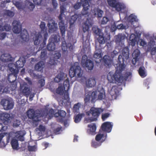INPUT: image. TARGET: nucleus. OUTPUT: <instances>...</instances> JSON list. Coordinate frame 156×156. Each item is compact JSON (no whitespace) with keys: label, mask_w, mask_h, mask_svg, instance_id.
Listing matches in <instances>:
<instances>
[{"label":"nucleus","mask_w":156,"mask_h":156,"mask_svg":"<svg viewBox=\"0 0 156 156\" xmlns=\"http://www.w3.org/2000/svg\"><path fill=\"white\" fill-rule=\"evenodd\" d=\"M125 68V64L118 63L116 69L115 73L112 72L108 74L107 78L111 83H122L123 77L122 75V72Z\"/></svg>","instance_id":"1"},{"label":"nucleus","mask_w":156,"mask_h":156,"mask_svg":"<svg viewBox=\"0 0 156 156\" xmlns=\"http://www.w3.org/2000/svg\"><path fill=\"white\" fill-rule=\"evenodd\" d=\"M13 25L12 30L15 34H19L20 32V36L22 39L25 41L29 40V34L27 30L24 29L22 30V25L19 21L14 20L12 23Z\"/></svg>","instance_id":"2"},{"label":"nucleus","mask_w":156,"mask_h":156,"mask_svg":"<svg viewBox=\"0 0 156 156\" xmlns=\"http://www.w3.org/2000/svg\"><path fill=\"white\" fill-rule=\"evenodd\" d=\"M25 134L24 132L21 130L17 131L15 133V137L17 140L13 138L12 139L11 142V144L13 149H18L19 147L18 140L21 141H23L24 140V136Z\"/></svg>","instance_id":"3"},{"label":"nucleus","mask_w":156,"mask_h":156,"mask_svg":"<svg viewBox=\"0 0 156 156\" xmlns=\"http://www.w3.org/2000/svg\"><path fill=\"white\" fill-rule=\"evenodd\" d=\"M85 97L84 99V103L87 105L88 103L91 102L94 103L96 101L97 98V94L95 91L92 92L91 91L85 90Z\"/></svg>","instance_id":"4"},{"label":"nucleus","mask_w":156,"mask_h":156,"mask_svg":"<svg viewBox=\"0 0 156 156\" xmlns=\"http://www.w3.org/2000/svg\"><path fill=\"white\" fill-rule=\"evenodd\" d=\"M17 75H13V74H9L8 76V80L10 83L9 85V87H5L3 90L4 92H7L12 91L16 89L17 84L16 82V80Z\"/></svg>","instance_id":"5"},{"label":"nucleus","mask_w":156,"mask_h":156,"mask_svg":"<svg viewBox=\"0 0 156 156\" xmlns=\"http://www.w3.org/2000/svg\"><path fill=\"white\" fill-rule=\"evenodd\" d=\"M103 111V109L101 108L92 107L89 111L86 112V115L87 116H90L91 114L92 115L91 118V121H95L97 120L101 113Z\"/></svg>","instance_id":"6"},{"label":"nucleus","mask_w":156,"mask_h":156,"mask_svg":"<svg viewBox=\"0 0 156 156\" xmlns=\"http://www.w3.org/2000/svg\"><path fill=\"white\" fill-rule=\"evenodd\" d=\"M14 5L18 9H29L32 11L35 7V5L32 2L28 0H26L24 5H23L22 3L19 2H16L14 3Z\"/></svg>","instance_id":"7"},{"label":"nucleus","mask_w":156,"mask_h":156,"mask_svg":"<svg viewBox=\"0 0 156 156\" xmlns=\"http://www.w3.org/2000/svg\"><path fill=\"white\" fill-rule=\"evenodd\" d=\"M81 69L80 67L74 64L71 67L69 72V74L71 78L74 76L77 77H80L82 73L81 72Z\"/></svg>","instance_id":"8"},{"label":"nucleus","mask_w":156,"mask_h":156,"mask_svg":"<svg viewBox=\"0 0 156 156\" xmlns=\"http://www.w3.org/2000/svg\"><path fill=\"white\" fill-rule=\"evenodd\" d=\"M1 105L3 106L5 110H10L13 108L14 106V102L11 98L2 99L0 102Z\"/></svg>","instance_id":"9"},{"label":"nucleus","mask_w":156,"mask_h":156,"mask_svg":"<svg viewBox=\"0 0 156 156\" xmlns=\"http://www.w3.org/2000/svg\"><path fill=\"white\" fill-rule=\"evenodd\" d=\"M81 64L83 67L87 68L89 70H92L94 67V63L92 61L88 59L86 55H84L82 57Z\"/></svg>","instance_id":"10"},{"label":"nucleus","mask_w":156,"mask_h":156,"mask_svg":"<svg viewBox=\"0 0 156 156\" xmlns=\"http://www.w3.org/2000/svg\"><path fill=\"white\" fill-rule=\"evenodd\" d=\"M11 136L10 133H0V146L1 147H4L9 141Z\"/></svg>","instance_id":"11"},{"label":"nucleus","mask_w":156,"mask_h":156,"mask_svg":"<svg viewBox=\"0 0 156 156\" xmlns=\"http://www.w3.org/2000/svg\"><path fill=\"white\" fill-rule=\"evenodd\" d=\"M27 114L28 117L35 122H38L40 120L39 118L41 116L40 113L37 112L33 109L29 110L27 111Z\"/></svg>","instance_id":"12"},{"label":"nucleus","mask_w":156,"mask_h":156,"mask_svg":"<svg viewBox=\"0 0 156 156\" xmlns=\"http://www.w3.org/2000/svg\"><path fill=\"white\" fill-rule=\"evenodd\" d=\"M63 15V14L60 13L58 17V19L60 20V22L58 23V26L59 29L60 30L62 37L64 40L66 28L64 21L62 20V16Z\"/></svg>","instance_id":"13"},{"label":"nucleus","mask_w":156,"mask_h":156,"mask_svg":"<svg viewBox=\"0 0 156 156\" xmlns=\"http://www.w3.org/2000/svg\"><path fill=\"white\" fill-rule=\"evenodd\" d=\"M92 25V20L90 19H87L86 21L82 24L83 30L84 33L86 32L87 35H88L89 28Z\"/></svg>","instance_id":"14"},{"label":"nucleus","mask_w":156,"mask_h":156,"mask_svg":"<svg viewBox=\"0 0 156 156\" xmlns=\"http://www.w3.org/2000/svg\"><path fill=\"white\" fill-rule=\"evenodd\" d=\"M61 56V55L59 52H58L54 54L51 57H50L49 61V64L51 65H57L58 60Z\"/></svg>","instance_id":"15"},{"label":"nucleus","mask_w":156,"mask_h":156,"mask_svg":"<svg viewBox=\"0 0 156 156\" xmlns=\"http://www.w3.org/2000/svg\"><path fill=\"white\" fill-rule=\"evenodd\" d=\"M10 114L7 113H2L0 115V119L5 125H7L10 122Z\"/></svg>","instance_id":"16"},{"label":"nucleus","mask_w":156,"mask_h":156,"mask_svg":"<svg viewBox=\"0 0 156 156\" xmlns=\"http://www.w3.org/2000/svg\"><path fill=\"white\" fill-rule=\"evenodd\" d=\"M82 3L83 8L81 11V13L83 16L88 15L89 5V0H81Z\"/></svg>","instance_id":"17"},{"label":"nucleus","mask_w":156,"mask_h":156,"mask_svg":"<svg viewBox=\"0 0 156 156\" xmlns=\"http://www.w3.org/2000/svg\"><path fill=\"white\" fill-rule=\"evenodd\" d=\"M47 26L49 28V31L50 33H54L58 29L57 24L55 23L54 20L51 19L49 20Z\"/></svg>","instance_id":"18"},{"label":"nucleus","mask_w":156,"mask_h":156,"mask_svg":"<svg viewBox=\"0 0 156 156\" xmlns=\"http://www.w3.org/2000/svg\"><path fill=\"white\" fill-rule=\"evenodd\" d=\"M73 45L71 43L67 44L66 41L64 40L62 41L61 44V49L63 52H66L67 49H69L70 51H73Z\"/></svg>","instance_id":"19"},{"label":"nucleus","mask_w":156,"mask_h":156,"mask_svg":"<svg viewBox=\"0 0 156 156\" xmlns=\"http://www.w3.org/2000/svg\"><path fill=\"white\" fill-rule=\"evenodd\" d=\"M112 126L113 125L111 122H107L102 124L101 126V129L104 131L110 133L112 129Z\"/></svg>","instance_id":"20"},{"label":"nucleus","mask_w":156,"mask_h":156,"mask_svg":"<svg viewBox=\"0 0 156 156\" xmlns=\"http://www.w3.org/2000/svg\"><path fill=\"white\" fill-rule=\"evenodd\" d=\"M55 112L54 110L51 108L48 112V110H45L44 111V114L43 116L47 119V121L51 119L53 116L55 117Z\"/></svg>","instance_id":"21"},{"label":"nucleus","mask_w":156,"mask_h":156,"mask_svg":"<svg viewBox=\"0 0 156 156\" xmlns=\"http://www.w3.org/2000/svg\"><path fill=\"white\" fill-rule=\"evenodd\" d=\"M0 60L3 62H12L13 58L10 54L8 53H5L1 55Z\"/></svg>","instance_id":"22"},{"label":"nucleus","mask_w":156,"mask_h":156,"mask_svg":"<svg viewBox=\"0 0 156 156\" xmlns=\"http://www.w3.org/2000/svg\"><path fill=\"white\" fill-rule=\"evenodd\" d=\"M20 90V93L27 97L29 96L31 93L30 88L27 86L21 85Z\"/></svg>","instance_id":"23"},{"label":"nucleus","mask_w":156,"mask_h":156,"mask_svg":"<svg viewBox=\"0 0 156 156\" xmlns=\"http://www.w3.org/2000/svg\"><path fill=\"white\" fill-rule=\"evenodd\" d=\"M89 129L87 130L88 133L91 135H94L96 134V126L95 123H92L89 124L87 126Z\"/></svg>","instance_id":"24"},{"label":"nucleus","mask_w":156,"mask_h":156,"mask_svg":"<svg viewBox=\"0 0 156 156\" xmlns=\"http://www.w3.org/2000/svg\"><path fill=\"white\" fill-rule=\"evenodd\" d=\"M107 136V134H105L103 133H101L99 132L96 136L95 139L96 141L102 143L105 140Z\"/></svg>","instance_id":"25"},{"label":"nucleus","mask_w":156,"mask_h":156,"mask_svg":"<svg viewBox=\"0 0 156 156\" xmlns=\"http://www.w3.org/2000/svg\"><path fill=\"white\" fill-rule=\"evenodd\" d=\"M101 53V50L100 49H98L96 52L94 53L93 55V58L96 63L100 62L102 59Z\"/></svg>","instance_id":"26"},{"label":"nucleus","mask_w":156,"mask_h":156,"mask_svg":"<svg viewBox=\"0 0 156 156\" xmlns=\"http://www.w3.org/2000/svg\"><path fill=\"white\" fill-rule=\"evenodd\" d=\"M34 43L35 45H38L40 44L41 41L42 40V36L40 32L36 34L35 37L33 38Z\"/></svg>","instance_id":"27"},{"label":"nucleus","mask_w":156,"mask_h":156,"mask_svg":"<svg viewBox=\"0 0 156 156\" xmlns=\"http://www.w3.org/2000/svg\"><path fill=\"white\" fill-rule=\"evenodd\" d=\"M66 115V113L65 111L62 110H58L57 112L55 113V117H60L61 119H60L59 121L62 122L63 119L65 117Z\"/></svg>","instance_id":"28"},{"label":"nucleus","mask_w":156,"mask_h":156,"mask_svg":"<svg viewBox=\"0 0 156 156\" xmlns=\"http://www.w3.org/2000/svg\"><path fill=\"white\" fill-rule=\"evenodd\" d=\"M123 45L121 46L122 48H119V49L121 50L122 49V54L123 56L125 58V59H127L129 58V48L128 47H123Z\"/></svg>","instance_id":"29"},{"label":"nucleus","mask_w":156,"mask_h":156,"mask_svg":"<svg viewBox=\"0 0 156 156\" xmlns=\"http://www.w3.org/2000/svg\"><path fill=\"white\" fill-rule=\"evenodd\" d=\"M103 33L100 34L98 36V42L100 44H104L105 41H106L107 40H109L110 38V36L109 35H107V37L105 38V37L103 36Z\"/></svg>","instance_id":"30"},{"label":"nucleus","mask_w":156,"mask_h":156,"mask_svg":"<svg viewBox=\"0 0 156 156\" xmlns=\"http://www.w3.org/2000/svg\"><path fill=\"white\" fill-rule=\"evenodd\" d=\"M25 62L26 61L25 59H23L20 58L15 63V66L16 68L17 69L23 68Z\"/></svg>","instance_id":"31"},{"label":"nucleus","mask_w":156,"mask_h":156,"mask_svg":"<svg viewBox=\"0 0 156 156\" xmlns=\"http://www.w3.org/2000/svg\"><path fill=\"white\" fill-rule=\"evenodd\" d=\"M60 36L58 34H53L51 36L49 41L55 44L57 43L60 41Z\"/></svg>","instance_id":"32"},{"label":"nucleus","mask_w":156,"mask_h":156,"mask_svg":"<svg viewBox=\"0 0 156 156\" xmlns=\"http://www.w3.org/2000/svg\"><path fill=\"white\" fill-rule=\"evenodd\" d=\"M125 8V6L123 4L117 2L113 8L115 9L116 11L119 12L124 10Z\"/></svg>","instance_id":"33"},{"label":"nucleus","mask_w":156,"mask_h":156,"mask_svg":"<svg viewBox=\"0 0 156 156\" xmlns=\"http://www.w3.org/2000/svg\"><path fill=\"white\" fill-rule=\"evenodd\" d=\"M44 34V39L42 43L41 44L38 51L42 50L45 47L46 45V41L47 38L48 36V34L47 31L43 33Z\"/></svg>","instance_id":"34"},{"label":"nucleus","mask_w":156,"mask_h":156,"mask_svg":"<svg viewBox=\"0 0 156 156\" xmlns=\"http://www.w3.org/2000/svg\"><path fill=\"white\" fill-rule=\"evenodd\" d=\"M103 60L105 66H109L112 63V60L111 57L109 56L106 55L103 57Z\"/></svg>","instance_id":"35"},{"label":"nucleus","mask_w":156,"mask_h":156,"mask_svg":"<svg viewBox=\"0 0 156 156\" xmlns=\"http://www.w3.org/2000/svg\"><path fill=\"white\" fill-rule=\"evenodd\" d=\"M86 83L88 87H92L95 85L96 82L94 79L90 78L86 81Z\"/></svg>","instance_id":"36"},{"label":"nucleus","mask_w":156,"mask_h":156,"mask_svg":"<svg viewBox=\"0 0 156 156\" xmlns=\"http://www.w3.org/2000/svg\"><path fill=\"white\" fill-rule=\"evenodd\" d=\"M136 36L135 34H132L130 35L129 39L130 41L129 42V44L130 45L132 46H134L136 42Z\"/></svg>","instance_id":"37"},{"label":"nucleus","mask_w":156,"mask_h":156,"mask_svg":"<svg viewBox=\"0 0 156 156\" xmlns=\"http://www.w3.org/2000/svg\"><path fill=\"white\" fill-rule=\"evenodd\" d=\"M64 74V73L63 72H60L54 78V81L56 83H58L60 82L63 80Z\"/></svg>","instance_id":"38"},{"label":"nucleus","mask_w":156,"mask_h":156,"mask_svg":"<svg viewBox=\"0 0 156 156\" xmlns=\"http://www.w3.org/2000/svg\"><path fill=\"white\" fill-rule=\"evenodd\" d=\"M47 50L46 49H43L41 52V54L39 57V59L42 61H44L47 58Z\"/></svg>","instance_id":"39"},{"label":"nucleus","mask_w":156,"mask_h":156,"mask_svg":"<svg viewBox=\"0 0 156 156\" xmlns=\"http://www.w3.org/2000/svg\"><path fill=\"white\" fill-rule=\"evenodd\" d=\"M44 65V63L43 61H40L35 65V69L38 71H41L43 69Z\"/></svg>","instance_id":"40"},{"label":"nucleus","mask_w":156,"mask_h":156,"mask_svg":"<svg viewBox=\"0 0 156 156\" xmlns=\"http://www.w3.org/2000/svg\"><path fill=\"white\" fill-rule=\"evenodd\" d=\"M11 29V26L9 24H5L3 26L0 25V30L1 31H4L5 30L6 31H9Z\"/></svg>","instance_id":"41"},{"label":"nucleus","mask_w":156,"mask_h":156,"mask_svg":"<svg viewBox=\"0 0 156 156\" xmlns=\"http://www.w3.org/2000/svg\"><path fill=\"white\" fill-rule=\"evenodd\" d=\"M47 48L49 51H53L55 50V44L53 42L49 41L48 44L47 45Z\"/></svg>","instance_id":"42"},{"label":"nucleus","mask_w":156,"mask_h":156,"mask_svg":"<svg viewBox=\"0 0 156 156\" xmlns=\"http://www.w3.org/2000/svg\"><path fill=\"white\" fill-rule=\"evenodd\" d=\"M145 68L144 67H140L138 70L139 74L142 78H144L146 76L145 71Z\"/></svg>","instance_id":"43"},{"label":"nucleus","mask_w":156,"mask_h":156,"mask_svg":"<svg viewBox=\"0 0 156 156\" xmlns=\"http://www.w3.org/2000/svg\"><path fill=\"white\" fill-rule=\"evenodd\" d=\"M63 87L64 90H68L69 89V80L68 78H67L64 82Z\"/></svg>","instance_id":"44"},{"label":"nucleus","mask_w":156,"mask_h":156,"mask_svg":"<svg viewBox=\"0 0 156 156\" xmlns=\"http://www.w3.org/2000/svg\"><path fill=\"white\" fill-rule=\"evenodd\" d=\"M78 17V16L76 14L73 15L71 16L69 21L70 26H71L74 23L77 19Z\"/></svg>","instance_id":"45"},{"label":"nucleus","mask_w":156,"mask_h":156,"mask_svg":"<svg viewBox=\"0 0 156 156\" xmlns=\"http://www.w3.org/2000/svg\"><path fill=\"white\" fill-rule=\"evenodd\" d=\"M40 27L41 29V33H44L45 32L47 31V28L45 27V24L44 22H41Z\"/></svg>","instance_id":"46"},{"label":"nucleus","mask_w":156,"mask_h":156,"mask_svg":"<svg viewBox=\"0 0 156 156\" xmlns=\"http://www.w3.org/2000/svg\"><path fill=\"white\" fill-rule=\"evenodd\" d=\"M102 143L100 142H98L95 141H92L91 143V146L94 148H96L97 147L100 146Z\"/></svg>","instance_id":"47"},{"label":"nucleus","mask_w":156,"mask_h":156,"mask_svg":"<svg viewBox=\"0 0 156 156\" xmlns=\"http://www.w3.org/2000/svg\"><path fill=\"white\" fill-rule=\"evenodd\" d=\"M94 33L96 35L99 36L102 33L101 32V30L97 27H94L93 28Z\"/></svg>","instance_id":"48"},{"label":"nucleus","mask_w":156,"mask_h":156,"mask_svg":"<svg viewBox=\"0 0 156 156\" xmlns=\"http://www.w3.org/2000/svg\"><path fill=\"white\" fill-rule=\"evenodd\" d=\"M107 1L109 5L112 8H113L118 2L116 0H107Z\"/></svg>","instance_id":"49"},{"label":"nucleus","mask_w":156,"mask_h":156,"mask_svg":"<svg viewBox=\"0 0 156 156\" xmlns=\"http://www.w3.org/2000/svg\"><path fill=\"white\" fill-rule=\"evenodd\" d=\"M64 88L62 87L59 86L56 90V92L60 95H63L64 92Z\"/></svg>","instance_id":"50"},{"label":"nucleus","mask_w":156,"mask_h":156,"mask_svg":"<svg viewBox=\"0 0 156 156\" xmlns=\"http://www.w3.org/2000/svg\"><path fill=\"white\" fill-rule=\"evenodd\" d=\"M140 54V51L136 49L134 51L132 55L134 57L133 58L135 59V60L137 59Z\"/></svg>","instance_id":"51"},{"label":"nucleus","mask_w":156,"mask_h":156,"mask_svg":"<svg viewBox=\"0 0 156 156\" xmlns=\"http://www.w3.org/2000/svg\"><path fill=\"white\" fill-rule=\"evenodd\" d=\"M82 114H78L74 117V122L76 123L79 122L81 120Z\"/></svg>","instance_id":"52"},{"label":"nucleus","mask_w":156,"mask_h":156,"mask_svg":"<svg viewBox=\"0 0 156 156\" xmlns=\"http://www.w3.org/2000/svg\"><path fill=\"white\" fill-rule=\"evenodd\" d=\"M81 105V103H78L76 104H75L73 106V110L74 112H78L79 110V109Z\"/></svg>","instance_id":"53"},{"label":"nucleus","mask_w":156,"mask_h":156,"mask_svg":"<svg viewBox=\"0 0 156 156\" xmlns=\"http://www.w3.org/2000/svg\"><path fill=\"white\" fill-rule=\"evenodd\" d=\"M125 58V57L121 55H119L118 59V63L124 64Z\"/></svg>","instance_id":"54"},{"label":"nucleus","mask_w":156,"mask_h":156,"mask_svg":"<svg viewBox=\"0 0 156 156\" xmlns=\"http://www.w3.org/2000/svg\"><path fill=\"white\" fill-rule=\"evenodd\" d=\"M136 17L133 15V14H131L128 17V20L129 22L131 23H133L134 21H136Z\"/></svg>","instance_id":"55"},{"label":"nucleus","mask_w":156,"mask_h":156,"mask_svg":"<svg viewBox=\"0 0 156 156\" xmlns=\"http://www.w3.org/2000/svg\"><path fill=\"white\" fill-rule=\"evenodd\" d=\"M82 4V3L81 1L80 2H77L73 5V7L76 10H78L80 8Z\"/></svg>","instance_id":"56"},{"label":"nucleus","mask_w":156,"mask_h":156,"mask_svg":"<svg viewBox=\"0 0 156 156\" xmlns=\"http://www.w3.org/2000/svg\"><path fill=\"white\" fill-rule=\"evenodd\" d=\"M9 70L12 73L11 74H13V75H17L19 72V69H14L13 67H11L9 68Z\"/></svg>","instance_id":"57"},{"label":"nucleus","mask_w":156,"mask_h":156,"mask_svg":"<svg viewBox=\"0 0 156 156\" xmlns=\"http://www.w3.org/2000/svg\"><path fill=\"white\" fill-rule=\"evenodd\" d=\"M65 92H64V95L63 96V99L66 100L67 101H68L69 100V94L68 92V90H65Z\"/></svg>","instance_id":"58"},{"label":"nucleus","mask_w":156,"mask_h":156,"mask_svg":"<svg viewBox=\"0 0 156 156\" xmlns=\"http://www.w3.org/2000/svg\"><path fill=\"white\" fill-rule=\"evenodd\" d=\"M5 14L7 16L10 17H13L14 15V13L13 12L9 10H6L5 12Z\"/></svg>","instance_id":"59"},{"label":"nucleus","mask_w":156,"mask_h":156,"mask_svg":"<svg viewBox=\"0 0 156 156\" xmlns=\"http://www.w3.org/2000/svg\"><path fill=\"white\" fill-rule=\"evenodd\" d=\"M110 115V114L107 113L102 114L101 115V118L103 121H105Z\"/></svg>","instance_id":"60"},{"label":"nucleus","mask_w":156,"mask_h":156,"mask_svg":"<svg viewBox=\"0 0 156 156\" xmlns=\"http://www.w3.org/2000/svg\"><path fill=\"white\" fill-rule=\"evenodd\" d=\"M20 124V121L19 120L16 119L15 120L13 124V126L14 127H18Z\"/></svg>","instance_id":"61"},{"label":"nucleus","mask_w":156,"mask_h":156,"mask_svg":"<svg viewBox=\"0 0 156 156\" xmlns=\"http://www.w3.org/2000/svg\"><path fill=\"white\" fill-rule=\"evenodd\" d=\"M122 36L120 34H119L116 36L115 41L117 43H120L122 40Z\"/></svg>","instance_id":"62"},{"label":"nucleus","mask_w":156,"mask_h":156,"mask_svg":"<svg viewBox=\"0 0 156 156\" xmlns=\"http://www.w3.org/2000/svg\"><path fill=\"white\" fill-rule=\"evenodd\" d=\"M105 94L103 92H100L98 96V99L101 100L105 98Z\"/></svg>","instance_id":"63"},{"label":"nucleus","mask_w":156,"mask_h":156,"mask_svg":"<svg viewBox=\"0 0 156 156\" xmlns=\"http://www.w3.org/2000/svg\"><path fill=\"white\" fill-rule=\"evenodd\" d=\"M28 150L30 151H35L36 149V147L35 146H28Z\"/></svg>","instance_id":"64"}]
</instances>
